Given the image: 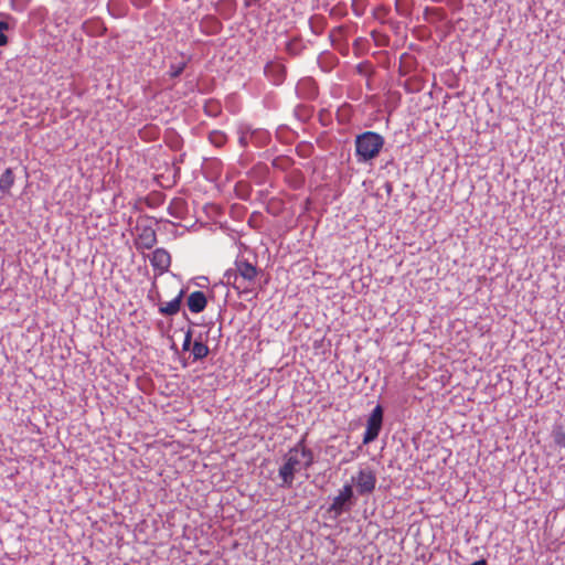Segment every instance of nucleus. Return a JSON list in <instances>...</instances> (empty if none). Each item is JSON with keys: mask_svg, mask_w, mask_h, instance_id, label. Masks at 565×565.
<instances>
[{"mask_svg": "<svg viewBox=\"0 0 565 565\" xmlns=\"http://www.w3.org/2000/svg\"><path fill=\"white\" fill-rule=\"evenodd\" d=\"M312 463V451L305 446L303 441L298 443L285 455L284 463L278 470L281 480L279 486L287 489L291 488L295 475L302 469H308Z\"/></svg>", "mask_w": 565, "mask_h": 565, "instance_id": "1", "label": "nucleus"}, {"mask_svg": "<svg viewBox=\"0 0 565 565\" xmlns=\"http://www.w3.org/2000/svg\"><path fill=\"white\" fill-rule=\"evenodd\" d=\"M258 269L246 259H236L235 267L226 270L224 278L239 294H248L255 290Z\"/></svg>", "mask_w": 565, "mask_h": 565, "instance_id": "2", "label": "nucleus"}, {"mask_svg": "<svg viewBox=\"0 0 565 565\" xmlns=\"http://www.w3.org/2000/svg\"><path fill=\"white\" fill-rule=\"evenodd\" d=\"M384 138L375 131H364L355 138V156L358 162H367L376 158L383 146Z\"/></svg>", "mask_w": 565, "mask_h": 565, "instance_id": "3", "label": "nucleus"}, {"mask_svg": "<svg viewBox=\"0 0 565 565\" xmlns=\"http://www.w3.org/2000/svg\"><path fill=\"white\" fill-rule=\"evenodd\" d=\"M359 494H370L374 491L376 486V473L372 468H362L358 471L356 476L352 477Z\"/></svg>", "mask_w": 565, "mask_h": 565, "instance_id": "4", "label": "nucleus"}, {"mask_svg": "<svg viewBox=\"0 0 565 565\" xmlns=\"http://www.w3.org/2000/svg\"><path fill=\"white\" fill-rule=\"evenodd\" d=\"M383 424V408L376 405L366 422V429L363 435V444L367 445L375 440L381 431Z\"/></svg>", "mask_w": 565, "mask_h": 565, "instance_id": "5", "label": "nucleus"}, {"mask_svg": "<svg viewBox=\"0 0 565 565\" xmlns=\"http://www.w3.org/2000/svg\"><path fill=\"white\" fill-rule=\"evenodd\" d=\"M136 231L135 245L137 249H151L157 244V234L153 227L138 225Z\"/></svg>", "mask_w": 565, "mask_h": 565, "instance_id": "6", "label": "nucleus"}, {"mask_svg": "<svg viewBox=\"0 0 565 565\" xmlns=\"http://www.w3.org/2000/svg\"><path fill=\"white\" fill-rule=\"evenodd\" d=\"M150 264L154 269L162 274L169 269L171 265V256L166 249L157 248L150 257Z\"/></svg>", "mask_w": 565, "mask_h": 565, "instance_id": "7", "label": "nucleus"}, {"mask_svg": "<svg viewBox=\"0 0 565 565\" xmlns=\"http://www.w3.org/2000/svg\"><path fill=\"white\" fill-rule=\"evenodd\" d=\"M353 495V490L351 484H344L340 490L339 494L333 499L330 510L335 512V514H341L343 508L348 501Z\"/></svg>", "mask_w": 565, "mask_h": 565, "instance_id": "8", "label": "nucleus"}, {"mask_svg": "<svg viewBox=\"0 0 565 565\" xmlns=\"http://www.w3.org/2000/svg\"><path fill=\"white\" fill-rule=\"evenodd\" d=\"M207 300L203 291H193L188 297L189 310L193 313L202 312L206 307Z\"/></svg>", "mask_w": 565, "mask_h": 565, "instance_id": "9", "label": "nucleus"}, {"mask_svg": "<svg viewBox=\"0 0 565 565\" xmlns=\"http://www.w3.org/2000/svg\"><path fill=\"white\" fill-rule=\"evenodd\" d=\"M183 297V290H179L178 295L169 302H166L159 307V312L164 316H174L179 312L181 300Z\"/></svg>", "mask_w": 565, "mask_h": 565, "instance_id": "10", "label": "nucleus"}, {"mask_svg": "<svg viewBox=\"0 0 565 565\" xmlns=\"http://www.w3.org/2000/svg\"><path fill=\"white\" fill-rule=\"evenodd\" d=\"M14 184V173L11 168H7L0 177V191L9 193Z\"/></svg>", "mask_w": 565, "mask_h": 565, "instance_id": "11", "label": "nucleus"}, {"mask_svg": "<svg viewBox=\"0 0 565 565\" xmlns=\"http://www.w3.org/2000/svg\"><path fill=\"white\" fill-rule=\"evenodd\" d=\"M210 350L206 344H204L201 341H194L191 353L194 358V360H201L204 359L209 354Z\"/></svg>", "mask_w": 565, "mask_h": 565, "instance_id": "12", "label": "nucleus"}, {"mask_svg": "<svg viewBox=\"0 0 565 565\" xmlns=\"http://www.w3.org/2000/svg\"><path fill=\"white\" fill-rule=\"evenodd\" d=\"M209 140L212 145L220 148L226 143L227 137L221 130H213L209 134Z\"/></svg>", "mask_w": 565, "mask_h": 565, "instance_id": "13", "label": "nucleus"}, {"mask_svg": "<svg viewBox=\"0 0 565 565\" xmlns=\"http://www.w3.org/2000/svg\"><path fill=\"white\" fill-rule=\"evenodd\" d=\"M552 437L556 446L565 448V430L562 426L553 428Z\"/></svg>", "mask_w": 565, "mask_h": 565, "instance_id": "14", "label": "nucleus"}, {"mask_svg": "<svg viewBox=\"0 0 565 565\" xmlns=\"http://www.w3.org/2000/svg\"><path fill=\"white\" fill-rule=\"evenodd\" d=\"M205 111L210 116H217L221 111V107L216 102H209L205 104Z\"/></svg>", "mask_w": 565, "mask_h": 565, "instance_id": "15", "label": "nucleus"}, {"mask_svg": "<svg viewBox=\"0 0 565 565\" xmlns=\"http://www.w3.org/2000/svg\"><path fill=\"white\" fill-rule=\"evenodd\" d=\"M191 341H192V332L190 330H188L185 332L184 341H183V344H182L183 351H188V350L192 349Z\"/></svg>", "mask_w": 565, "mask_h": 565, "instance_id": "16", "label": "nucleus"}, {"mask_svg": "<svg viewBox=\"0 0 565 565\" xmlns=\"http://www.w3.org/2000/svg\"><path fill=\"white\" fill-rule=\"evenodd\" d=\"M8 44V38L3 32H0V46H4Z\"/></svg>", "mask_w": 565, "mask_h": 565, "instance_id": "17", "label": "nucleus"}, {"mask_svg": "<svg viewBox=\"0 0 565 565\" xmlns=\"http://www.w3.org/2000/svg\"><path fill=\"white\" fill-rule=\"evenodd\" d=\"M9 29V24L7 21L1 20L0 21V32H4Z\"/></svg>", "mask_w": 565, "mask_h": 565, "instance_id": "18", "label": "nucleus"}, {"mask_svg": "<svg viewBox=\"0 0 565 565\" xmlns=\"http://www.w3.org/2000/svg\"><path fill=\"white\" fill-rule=\"evenodd\" d=\"M470 565H488V564H487V561L484 558H481L479 561L473 562Z\"/></svg>", "mask_w": 565, "mask_h": 565, "instance_id": "19", "label": "nucleus"}]
</instances>
